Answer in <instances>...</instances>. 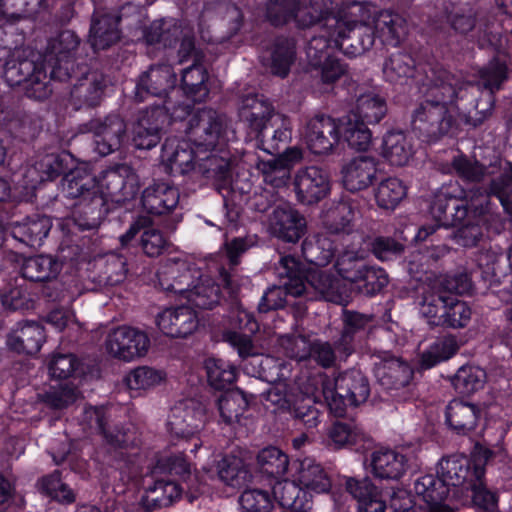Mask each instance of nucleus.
Listing matches in <instances>:
<instances>
[{"instance_id":"nucleus-55","label":"nucleus","mask_w":512,"mask_h":512,"mask_svg":"<svg viewBox=\"0 0 512 512\" xmlns=\"http://www.w3.org/2000/svg\"><path fill=\"white\" fill-rule=\"evenodd\" d=\"M4 78L10 86L32 81L36 76V66L28 59L9 60L5 63Z\"/></svg>"},{"instance_id":"nucleus-53","label":"nucleus","mask_w":512,"mask_h":512,"mask_svg":"<svg viewBox=\"0 0 512 512\" xmlns=\"http://www.w3.org/2000/svg\"><path fill=\"white\" fill-rule=\"evenodd\" d=\"M485 371L476 366L461 367L453 378V386L464 395L472 394L484 386Z\"/></svg>"},{"instance_id":"nucleus-58","label":"nucleus","mask_w":512,"mask_h":512,"mask_svg":"<svg viewBox=\"0 0 512 512\" xmlns=\"http://www.w3.org/2000/svg\"><path fill=\"white\" fill-rule=\"evenodd\" d=\"M181 492L182 488L174 481L157 480L153 486L147 489L146 498L154 506H166L179 498Z\"/></svg>"},{"instance_id":"nucleus-27","label":"nucleus","mask_w":512,"mask_h":512,"mask_svg":"<svg viewBox=\"0 0 512 512\" xmlns=\"http://www.w3.org/2000/svg\"><path fill=\"white\" fill-rule=\"evenodd\" d=\"M370 467L375 477L396 480L405 474L407 458L396 450L381 448L371 454Z\"/></svg>"},{"instance_id":"nucleus-19","label":"nucleus","mask_w":512,"mask_h":512,"mask_svg":"<svg viewBox=\"0 0 512 512\" xmlns=\"http://www.w3.org/2000/svg\"><path fill=\"white\" fill-rule=\"evenodd\" d=\"M291 477L300 485L312 499V494L329 491L331 482L323 467L314 459L305 457L292 464Z\"/></svg>"},{"instance_id":"nucleus-52","label":"nucleus","mask_w":512,"mask_h":512,"mask_svg":"<svg viewBox=\"0 0 512 512\" xmlns=\"http://www.w3.org/2000/svg\"><path fill=\"white\" fill-rule=\"evenodd\" d=\"M459 345L455 337L447 336L435 341L421 356V365L431 368L436 364L451 358Z\"/></svg>"},{"instance_id":"nucleus-39","label":"nucleus","mask_w":512,"mask_h":512,"mask_svg":"<svg viewBox=\"0 0 512 512\" xmlns=\"http://www.w3.org/2000/svg\"><path fill=\"white\" fill-rule=\"evenodd\" d=\"M118 18L105 14L95 16L90 29V42L94 49H106L119 39Z\"/></svg>"},{"instance_id":"nucleus-14","label":"nucleus","mask_w":512,"mask_h":512,"mask_svg":"<svg viewBox=\"0 0 512 512\" xmlns=\"http://www.w3.org/2000/svg\"><path fill=\"white\" fill-rule=\"evenodd\" d=\"M495 457H499L500 461L505 459V451L502 446H497L494 450L487 448H478L474 454V478L475 480L467 486V490L472 493L474 504L485 510H492L496 507V495L487 490L482 482L485 470L484 465Z\"/></svg>"},{"instance_id":"nucleus-11","label":"nucleus","mask_w":512,"mask_h":512,"mask_svg":"<svg viewBox=\"0 0 512 512\" xmlns=\"http://www.w3.org/2000/svg\"><path fill=\"white\" fill-rule=\"evenodd\" d=\"M206 421L205 405L197 399H185L172 408L168 426L174 435L190 437L200 431Z\"/></svg>"},{"instance_id":"nucleus-18","label":"nucleus","mask_w":512,"mask_h":512,"mask_svg":"<svg viewBox=\"0 0 512 512\" xmlns=\"http://www.w3.org/2000/svg\"><path fill=\"white\" fill-rule=\"evenodd\" d=\"M181 36V42L178 49L179 61L183 62L195 53L194 40L188 32H184L181 25L173 21H156L146 32L147 43H162L164 47L171 46Z\"/></svg>"},{"instance_id":"nucleus-49","label":"nucleus","mask_w":512,"mask_h":512,"mask_svg":"<svg viewBox=\"0 0 512 512\" xmlns=\"http://www.w3.org/2000/svg\"><path fill=\"white\" fill-rule=\"evenodd\" d=\"M205 369L208 382L215 389H224L236 379V368L222 359L208 358Z\"/></svg>"},{"instance_id":"nucleus-57","label":"nucleus","mask_w":512,"mask_h":512,"mask_svg":"<svg viewBox=\"0 0 512 512\" xmlns=\"http://www.w3.org/2000/svg\"><path fill=\"white\" fill-rule=\"evenodd\" d=\"M257 169L262 173L264 181L276 188L286 186L290 178V170L278 158L260 160Z\"/></svg>"},{"instance_id":"nucleus-2","label":"nucleus","mask_w":512,"mask_h":512,"mask_svg":"<svg viewBox=\"0 0 512 512\" xmlns=\"http://www.w3.org/2000/svg\"><path fill=\"white\" fill-rule=\"evenodd\" d=\"M189 140L168 139L162 147L161 159L171 172L185 174L197 167L203 173L224 175L229 163L213 151L221 150L229 140L223 119L211 109H202L189 120Z\"/></svg>"},{"instance_id":"nucleus-28","label":"nucleus","mask_w":512,"mask_h":512,"mask_svg":"<svg viewBox=\"0 0 512 512\" xmlns=\"http://www.w3.org/2000/svg\"><path fill=\"white\" fill-rule=\"evenodd\" d=\"M327 43L322 37H314L307 48V56L313 66L321 67V79L323 83H332L345 73V67L338 59L330 57L327 51Z\"/></svg>"},{"instance_id":"nucleus-31","label":"nucleus","mask_w":512,"mask_h":512,"mask_svg":"<svg viewBox=\"0 0 512 512\" xmlns=\"http://www.w3.org/2000/svg\"><path fill=\"white\" fill-rule=\"evenodd\" d=\"M125 123L118 116L108 117L95 130V151L106 156L118 149L124 139Z\"/></svg>"},{"instance_id":"nucleus-36","label":"nucleus","mask_w":512,"mask_h":512,"mask_svg":"<svg viewBox=\"0 0 512 512\" xmlns=\"http://www.w3.org/2000/svg\"><path fill=\"white\" fill-rule=\"evenodd\" d=\"M167 374L163 369L142 365L130 370L124 378L128 389L136 392L150 391L165 382Z\"/></svg>"},{"instance_id":"nucleus-25","label":"nucleus","mask_w":512,"mask_h":512,"mask_svg":"<svg viewBox=\"0 0 512 512\" xmlns=\"http://www.w3.org/2000/svg\"><path fill=\"white\" fill-rule=\"evenodd\" d=\"M449 297L450 293L442 287L440 280H435L423 288L419 309L421 315L427 319L428 324L433 326L442 325L443 312Z\"/></svg>"},{"instance_id":"nucleus-34","label":"nucleus","mask_w":512,"mask_h":512,"mask_svg":"<svg viewBox=\"0 0 512 512\" xmlns=\"http://www.w3.org/2000/svg\"><path fill=\"white\" fill-rule=\"evenodd\" d=\"M79 40L74 32L63 31L60 35L52 41L50 45V58L49 62L55 57V63L52 65L51 77L62 79V64L65 65V72L63 76H68V59L71 53L78 47Z\"/></svg>"},{"instance_id":"nucleus-20","label":"nucleus","mask_w":512,"mask_h":512,"mask_svg":"<svg viewBox=\"0 0 512 512\" xmlns=\"http://www.w3.org/2000/svg\"><path fill=\"white\" fill-rule=\"evenodd\" d=\"M157 469L169 475H175L187 482V488L190 491V501L195 497L194 493L204 492V486L208 480L213 479L214 474L210 467L203 466L202 472L191 474L190 464L181 454L170 456L159 461Z\"/></svg>"},{"instance_id":"nucleus-8","label":"nucleus","mask_w":512,"mask_h":512,"mask_svg":"<svg viewBox=\"0 0 512 512\" xmlns=\"http://www.w3.org/2000/svg\"><path fill=\"white\" fill-rule=\"evenodd\" d=\"M148 334L137 327L120 325L111 329L104 340V350L112 358L133 362L145 357L150 349Z\"/></svg>"},{"instance_id":"nucleus-24","label":"nucleus","mask_w":512,"mask_h":512,"mask_svg":"<svg viewBox=\"0 0 512 512\" xmlns=\"http://www.w3.org/2000/svg\"><path fill=\"white\" fill-rule=\"evenodd\" d=\"M45 340L44 328L35 322L18 324L7 337L9 349L24 354H36Z\"/></svg>"},{"instance_id":"nucleus-22","label":"nucleus","mask_w":512,"mask_h":512,"mask_svg":"<svg viewBox=\"0 0 512 512\" xmlns=\"http://www.w3.org/2000/svg\"><path fill=\"white\" fill-rule=\"evenodd\" d=\"M269 228L275 237L295 243L303 236L306 221L293 207L279 206L270 217Z\"/></svg>"},{"instance_id":"nucleus-5","label":"nucleus","mask_w":512,"mask_h":512,"mask_svg":"<svg viewBox=\"0 0 512 512\" xmlns=\"http://www.w3.org/2000/svg\"><path fill=\"white\" fill-rule=\"evenodd\" d=\"M457 97L452 83L435 84L427 97L415 110L412 127L426 142H434L443 135L453 133L461 115L454 101Z\"/></svg>"},{"instance_id":"nucleus-47","label":"nucleus","mask_w":512,"mask_h":512,"mask_svg":"<svg viewBox=\"0 0 512 512\" xmlns=\"http://www.w3.org/2000/svg\"><path fill=\"white\" fill-rule=\"evenodd\" d=\"M260 470L278 479L285 475L289 467V458L277 447H267L262 449L257 456Z\"/></svg>"},{"instance_id":"nucleus-41","label":"nucleus","mask_w":512,"mask_h":512,"mask_svg":"<svg viewBox=\"0 0 512 512\" xmlns=\"http://www.w3.org/2000/svg\"><path fill=\"white\" fill-rule=\"evenodd\" d=\"M61 268V263L52 256L39 255L24 262L22 274L32 281H46L56 278Z\"/></svg>"},{"instance_id":"nucleus-54","label":"nucleus","mask_w":512,"mask_h":512,"mask_svg":"<svg viewBox=\"0 0 512 512\" xmlns=\"http://www.w3.org/2000/svg\"><path fill=\"white\" fill-rule=\"evenodd\" d=\"M414 62L407 54H395L384 63L383 74L387 81L402 84L412 75Z\"/></svg>"},{"instance_id":"nucleus-4","label":"nucleus","mask_w":512,"mask_h":512,"mask_svg":"<svg viewBox=\"0 0 512 512\" xmlns=\"http://www.w3.org/2000/svg\"><path fill=\"white\" fill-rule=\"evenodd\" d=\"M160 287L185 299L193 306L210 309L220 300L219 284L196 269L185 257L165 260L157 271Z\"/></svg>"},{"instance_id":"nucleus-21","label":"nucleus","mask_w":512,"mask_h":512,"mask_svg":"<svg viewBox=\"0 0 512 512\" xmlns=\"http://www.w3.org/2000/svg\"><path fill=\"white\" fill-rule=\"evenodd\" d=\"M473 474L474 469L471 471L470 460L463 455L442 458L437 465V476L449 490L450 487L458 489L461 495L475 480Z\"/></svg>"},{"instance_id":"nucleus-56","label":"nucleus","mask_w":512,"mask_h":512,"mask_svg":"<svg viewBox=\"0 0 512 512\" xmlns=\"http://www.w3.org/2000/svg\"><path fill=\"white\" fill-rule=\"evenodd\" d=\"M243 461L236 456H225L217 465L218 478L229 486H238L246 478Z\"/></svg>"},{"instance_id":"nucleus-1","label":"nucleus","mask_w":512,"mask_h":512,"mask_svg":"<svg viewBox=\"0 0 512 512\" xmlns=\"http://www.w3.org/2000/svg\"><path fill=\"white\" fill-rule=\"evenodd\" d=\"M267 17L274 25L294 20L302 27L324 19L336 47H340V41L359 27L366 28L383 43L393 46L407 33L406 21L401 15L379 10L368 2L344 5L342 0H309V6H301L300 0H270Z\"/></svg>"},{"instance_id":"nucleus-16","label":"nucleus","mask_w":512,"mask_h":512,"mask_svg":"<svg viewBox=\"0 0 512 512\" xmlns=\"http://www.w3.org/2000/svg\"><path fill=\"white\" fill-rule=\"evenodd\" d=\"M158 329L166 336L178 338L192 334L199 325L197 313L190 307H168L156 316Z\"/></svg>"},{"instance_id":"nucleus-45","label":"nucleus","mask_w":512,"mask_h":512,"mask_svg":"<svg viewBox=\"0 0 512 512\" xmlns=\"http://www.w3.org/2000/svg\"><path fill=\"white\" fill-rule=\"evenodd\" d=\"M365 256V250L361 247H350L347 248L341 255L338 256L336 261V269L339 275L353 283L358 282L360 273L362 272L365 264L363 258Z\"/></svg>"},{"instance_id":"nucleus-59","label":"nucleus","mask_w":512,"mask_h":512,"mask_svg":"<svg viewBox=\"0 0 512 512\" xmlns=\"http://www.w3.org/2000/svg\"><path fill=\"white\" fill-rule=\"evenodd\" d=\"M0 302L4 309L19 310L31 307L32 299L22 284H9L0 291Z\"/></svg>"},{"instance_id":"nucleus-32","label":"nucleus","mask_w":512,"mask_h":512,"mask_svg":"<svg viewBox=\"0 0 512 512\" xmlns=\"http://www.w3.org/2000/svg\"><path fill=\"white\" fill-rule=\"evenodd\" d=\"M272 489L274 500H277L281 506L295 512H308L311 509V498L298 485L294 477L291 480L276 481Z\"/></svg>"},{"instance_id":"nucleus-35","label":"nucleus","mask_w":512,"mask_h":512,"mask_svg":"<svg viewBox=\"0 0 512 512\" xmlns=\"http://www.w3.org/2000/svg\"><path fill=\"white\" fill-rule=\"evenodd\" d=\"M386 112L384 98L374 92H367L357 98L354 109L347 116H352L354 120L366 124H375L385 116Z\"/></svg>"},{"instance_id":"nucleus-9","label":"nucleus","mask_w":512,"mask_h":512,"mask_svg":"<svg viewBox=\"0 0 512 512\" xmlns=\"http://www.w3.org/2000/svg\"><path fill=\"white\" fill-rule=\"evenodd\" d=\"M280 267L283 269V273H285L288 280L284 283L283 287L274 286L265 292L259 303V310L261 312L283 307L287 294L297 297L306 291L299 263L295 258L291 256L281 258ZM280 273L282 274V272Z\"/></svg>"},{"instance_id":"nucleus-30","label":"nucleus","mask_w":512,"mask_h":512,"mask_svg":"<svg viewBox=\"0 0 512 512\" xmlns=\"http://www.w3.org/2000/svg\"><path fill=\"white\" fill-rule=\"evenodd\" d=\"M480 418V409L469 402L454 399L446 408V423L457 434L471 432Z\"/></svg>"},{"instance_id":"nucleus-40","label":"nucleus","mask_w":512,"mask_h":512,"mask_svg":"<svg viewBox=\"0 0 512 512\" xmlns=\"http://www.w3.org/2000/svg\"><path fill=\"white\" fill-rule=\"evenodd\" d=\"M382 153L392 165L403 166L413 155L411 139L402 132H389L384 137Z\"/></svg>"},{"instance_id":"nucleus-62","label":"nucleus","mask_w":512,"mask_h":512,"mask_svg":"<svg viewBox=\"0 0 512 512\" xmlns=\"http://www.w3.org/2000/svg\"><path fill=\"white\" fill-rule=\"evenodd\" d=\"M445 17L454 30L467 33L474 27V18L467 5L444 4Z\"/></svg>"},{"instance_id":"nucleus-37","label":"nucleus","mask_w":512,"mask_h":512,"mask_svg":"<svg viewBox=\"0 0 512 512\" xmlns=\"http://www.w3.org/2000/svg\"><path fill=\"white\" fill-rule=\"evenodd\" d=\"M340 140L357 150H366L371 144L372 136L367 124L344 116L337 120Z\"/></svg>"},{"instance_id":"nucleus-43","label":"nucleus","mask_w":512,"mask_h":512,"mask_svg":"<svg viewBox=\"0 0 512 512\" xmlns=\"http://www.w3.org/2000/svg\"><path fill=\"white\" fill-rule=\"evenodd\" d=\"M217 406L221 419L228 424L239 422L248 406L246 396L239 389L224 392L218 398Z\"/></svg>"},{"instance_id":"nucleus-23","label":"nucleus","mask_w":512,"mask_h":512,"mask_svg":"<svg viewBox=\"0 0 512 512\" xmlns=\"http://www.w3.org/2000/svg\"><path fill=\"white\" fill-rule=\"evenodd\" d=\"M175 84L176 75L170 65L151 67L137 83L135 97L138 101H144L149 95L166 96Z\"/></svg>"},{"instance_id":"nucleus-46","label":"nucleus","mask_w":512,"mask_h":512,"mask_svg":"<svg viewBox=\"0 0 512 512\" xmlns=\"http://www.w3.org/2000/svg\"><path fill=\"white\" fill-rule=\"evenodd\" d=\"M207 72L201 65H192L182 74V89L194 102L203 101L208 95Z\"/></svg>"},{"instance_id":"nucleus-42","label":"nucleus","mask_w":512,"mask_h":512,"mask_svg":"<svg viewBox=\"0 0 512 512\" xmlns=\"http://www.w3.org/2000/svg\"><path fill=\"white\" fill-rule=\"evenodd\" d=\"M412 374L411 367L399 359L385 361L376 368V376L387 387L398 388L407 385Z\"/></svg>"},{"instance_id":"nucleus-3","label":"nucleus","mask_w":512,"mask_h":512,"mask_svg":"<svg viewBox=\"0 0 512 512\" xmlns=\"http://www.w3.org/2000/svg\"><path fill=\"white\" fill-rule=\"evenodd\" d=\"M301 392L305 397L294 399L292 413L307 429H312L320 422L319 412L312 404L319 401L321 396L330 411L342 417L348 406L364 403L370 390L365 376L360 371L352 370L338 377L324 374L314 376L301 387Z\"/></svg>"},{"instance_id":"nucleus-38","label":"nucleus","mask_w":512,"mask_h":512,"mask_svg":"<svg viewBox=\"0 0 512 512\" xmlns=\"http://www.w3.org/2000/svg\"><path fill=\"white\" fill-rule=\"evenodd\" d=\"M51 229L50 219L42 216L36 219H27L12 228V236L30 247H39Z\"/></svg>"},{"instance_id":"nucleus-33","label":"nucleus","mask_w":512,"mask_h":512,"mask_svg":"<svg viewBox=\"0 0 512 512\" xmlns=\"http://www.w3.org/2000/svg\"><path fill=\"white\" fill-rule=\"evenodd\" d=\"M346 490L357 500L359 512H385L386 505L376 487L368 480H346Z\"/></svg>"},{"instance_id":"nucleus-6","label":"nucleus","mask_w":512,"mask_h":512,"mask_svg":"<svg viewBox=\"0 0 512 512\" xmlns=\"http://www.w3.org/2000/svg\"><path fill=\"white\" fill-rule=\"evenodd\" d=\"M62 187L70 198L80 197L92 190V194L111 196L120 192L123 199H129L137 193L139 184L136 174L127 165L107 170L100 180H96L89 173L88 165L82 164L65 175Z\"/></svg>"},{"instance_id":"nucleus-12","label":"nucleus","mask_w":512,"mask_h":512,"mask_svg":"<svg viewBox=\"0 0 512 512\" xmlns=\"http://www.w3.org/2000/svg\"><path fill=\"white\" fill-rule=\"evenodd\" d=\"M242 115L250 122L251 126L259 130V135L265 137L266 122L271 121L272 126H277L273 132L275 142H285L290 138V125L286 118L280 114H272L270 105L258 98L247 99ZM277 143H275V151Z\"/></svg>"},{"instance_id":"nucleus-17","label":"nucleus","mask_w":512,"mask_h":512,"mask_svg":"<svg viewBox=\"0 0 512 512\" xmlns=\"http://www.w3.org/2000/svg\"><path fill=\"white\" fill-rule=\"evenodd\" d=\"M304 139L312 153L328 154L340 141L337 120L324 115L310 119L305 127Z\"/></svg>"},{"instance_id":"nucleus-63","label":"nucleus","mask_w":512,"mask_h":512,"mask_svg":"<svg viewBox=\"0 0 512 512\" xmlns=\"http://www.w3.org/2000/svg\"><path fill=\"white\" fill-rule=\"evenodd\" d=\"M39 489L58 502L72 503L74 501V493L61 481L58 472L43 477L39 482Z\"/></svg>"},{"instance_id":"nucleus-61","label":"nucleus","mask_w":512,"mask_h":512,"mask_svg":"<svg viewBox=\"0 0 512 512\" xmlns=\"http://www.w3.org/2000/svg\"><path fill=\"white\" fill-rule=\"evenodd\" d=\"M471 309L462 301L450 294L448 303L443 312V323L441 326L461 328L467 325L471 318Z\"/></svg>"},{"instance_id":"nucleus-29","label":"nucleus","mask_w":512,"mask_h":512,"mask_svg":"<svg viewBox=\"0 0 512 512\" xmlns=\"http://www.w3.org/2000/svg\"><path fill=\"white\" fill-rule=\"evenodd\" d=\"M179 203L178 190L167 183H155L147 187L142 195V204L151 214H166Z\"/></svg>"},{"instance_id":"nucleus-15","label":"nucleus","mask_w":512,"mask_h":512,"mask_svg":"<svg viewBox=\"0 0 512 512\" xmlns=\"http://www.w3.org/2000/svg\"><path fill=\"white\" fill-rule=\"evenodd\" d=\"M167 111L169 107L156 106L140 113L132 128V141L137 149H152L160 142Z\"/></svg>"},{"instance_id":"nucleus-50","label":"nucleus","mask_w":512,"mask_h":512,"mask_svg":"<svg viewBox=\"0 0 512 512\" xmlns=\"http://www.w3.org/2000/svg\"><path fill=\"white\" fill-rule=\"evenodd\" d=\"M407 188L403 182L394 177L383 180L376 192V201L384 209H395L405 198Z\"/></svg>"},{"instance_id":"nucleus-7","label":"nucleus","mask_w":512,"mask_h":512,"mask_svg":"<svg viewBox=\"0 0 512 512\" xmlns=\"http://www.w3.org/2000/svg\"><path fill=\"white\" fill-rule=\"evenodd\" d=\"M62 172V160L55 154L45 155L33 166H23L13 174V188L0 180V201L12 197L15 200L28 201L34 196L38 184L51 180ZM4 239V229L0 224V246Z\"/></svg>"},{"instance_id":"nucleus-64","label":"nucleus","mask_w":512,"mask_h":512,"mask_svg":"<svg viewBox=\"0 0 512 512\" xmlns=\"http://www.w3.org/2000/svg\"><path fill=\"white\" fill-rule=\"evenodd\" d=\"M354 211L347 203H338L325 215V225L332 233L345 232L354 219Z\"/></svg>"},{"instance_id":"nucleus-26","label":"nucleus","mask_w":512,"mask_h":512,"mask_svg":"<svg viewBox=\"0 0 512 512\" xmlns=\"http://www.w3.org/2000/svg\"><path fill=\"white\" fill-rule=\"evenodd\" d=\"M376 176V164L372 158L366 156L350 160L342 168V182L344 187L352 192L368 188Z\"/></svg>"},{"instance_id":"nucleus-60","label":"nucleus","mask_w":512,"mask_h":512,"mask_svg":"<svg viewBox=\"0 0 512 512\" xmlns=\"http://www.w3.org/2000/svg\"><path fill=\"white\" fill-rule=\"evenodd\" d=\"M309 284L317 290L326 300L342 302L343 292L340 290L339 280L332 278L324 272H313L309 276Z\"/></svg>"},{"instance_id":"nucleus-13","label":"nucleus","mask_w":512,"mask_h":512,"mask_svg":"<svg viewBox=\"0 0 512 512\" xmlns=\"http://www.w3.org/2000/svg\"><path fill=\"white\" fill-rule=\"evenodd\" d=\"M296 199L304 205L316 204L330 191L328 175L319 167L308 166L299 169L293 178Z\"/></svg>"},{"instance_id":"nucleus-44","label":"nucleus","mask_w":512,"mask_h":512,"mask_svg":"<svg viewBox=\"0 0 512 512\" xmlns=\"http://www.w3.org/2000/svg\"><path fill=\"white\" fill-rule=\"evenodd\" d=\"M102 93V77L92 74L73 88L71 100L77 109L85 105L93 106L99 102Z\"/></svg>"},{"instance_id":"nucleus-51","label":"nucleus","mask_w":512,"mask_h":512,"mask_svg":"<svg viewBox=\"0 0 512 512\" xmlns=\"http://www.w3.org/2000/svg\"><path fill=\"white\" fill-rule=\"evenodd\" d=\"M332 243L333 240L324 235L306 240L302 248L303 255L308 262L316 266H324L334 255Z\"/></svg>"},{"instance_id":"nucleus-48","label":"nucleus","mask_w":512,"mask_h":512,"mask_svg":"<svg viewBox=\"0 0 512 512\" xmlns=\"http://www.w3.org/2000/svg\"><path fill=\"white\" fill-rule=\"evenodd\" d=\"M239 504L242 512H270L274 498L268 489L249 487L241 493Z\"/></svg>"},{"instance_id":"nucleus-10","label":"nucleus","mask_w":512,"mask_h":512,"mask_svg":"<svg viewBox=\"0 0 512 512\" xmlns=\"http://www.w3.org/2000/svg\"><path fill=\"white\" fill-rule=\"evenodd\" d=\"M415 509L419 512H454L446 503L450 490L433 474L419 476L413 486Z\"/></svg>"}]
</instances>
